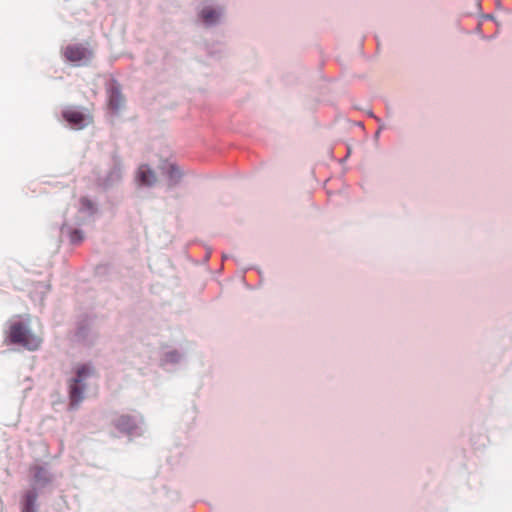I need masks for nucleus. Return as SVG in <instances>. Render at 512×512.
<instances>
[{
    "label": "nucleus",
    "mask_w": 512,
    "mask_h": 512,
    "mask_svg": "<svg viewBox=\"0 0 512 512\" xmlns=\"http://www.w3.org/2000/svg\"><path fill=\"white\" fill-rule=\"evenodd\" d=\"M5 341L34 351L40 347L42 338L30 329L27 321L13 319L5 332Z\"/></svg>",
    "instance_id": "nucleus-1"
},
{
    "label": "nucleus",
    "mask_w": 512,
    "mask_h": 512,
    "mask_svg": "<svg viewBox=\"0 0 512 512\" xmlns=\"http://www.w3.org/2000/svg\"><path fill=\"white\" fill-rule=\"evenodd\" d=\"M95 379L96 372L91 366L82 365L78 367L76 371V378L70 385L69 398L71 408H76L83 400L84 391L91 384V381Z\"/></svg>",
    "instance_id": "nucleus-2"
},
{
    "label": "nucleus",
    "mask_w": 512,
    "mask_h": 512,
    "mask_svg": "<svg viewBox=\"0 0 512 512\" xmlns=\"http://www.w3.org/2000/svg\"><path fill=\"white\" fill-rule=\"evenodd\" d=\"M94 52L88 43H74L66 47V60L73 66L89 65Z\"/></svg>",
    "instance_id": "nucleus-3"
},
{
    "label": "nucleus",
    "mask_w": 512,
    "mask_h": 512,
    "mask_svg": "<svg viewBox=\"0 0 512 512\" xmlns=\"http://www.w3.org/2000/svg\"><path fill=\"white\" fill-rule=\"evenodd\" d=\"M66 122L75 130H80L93 122V117L86 109L71 108L66 111Z\"/></svg>",
    "instance_id": "nucleus-4"
},
{
    "label": "nucleus",
    "mask_w": 512,
    "mask_h": 512,
    "mask_svg": "<svg viewBox=\"0 0 512 512\" xmlns=\"http://www.w3.org/2000/svg\"><path fill=\"white\" fill-rule=\"evenodd\" d=\"M136 179L140 185L144 186H152L157 182L155 172L150 168V166L146 164H142L139 166L136 174Z\"/></svg>",
    "instance_id": "nucleus-5"
},
{
    "label": "nucleus",
    "mask_w": 512,
    "mask_h": 512,
    "mask_svg": "<svg viewBox=\"0 0 512 512\" xmlns=\"http://www.w3.org/2000/svg\"><path fill=\"white\" fill-rule=\"evenodd\" d=\"M108 104L110 109L115 112H119L125 105V98L116 85H112L108 89Z\"/></svg>",
    "instance_id": "nucleus-6"
},
{
    "label": "nucleus",
    "mask_w": 512,
    "mask_h": 512,
    "mask_svg": "<svg viewBox=\"0 0 512 512\" xmlns=\"http://www.w3.org/2000/svg\"><path fill=\"white\" fill-rule=\"evenodd\" d=\"M221 17V11H218L217 9L206 6L202 8L200 11V18L206 25H214L218 22V20Z\"/></svg>",
    "instance_id": "nucleus-7"
},
{
    "label": "nucleus",
    "mask_w": 512,
    "mask_h": 512,
    "mask_svg": "<svg viewBox=\"0 0 512 512\" xmlns=\"http://www.w3.org/2000/svg\"><path fill=\"white\" fill-rule=\"evenodd\" d=\"M31 472L35 485H43L49 480L47 471L42 467L35 466L31 469Z\"/></svg>",
    "instance_id": "nucleus-8"
},
{
    "label": "nucleus",
    "mask_w": 512,
    "mask_h": 512,
    "mask_svg": "<svg viewBox=\"0 0 512 512\" xmlns=\"http://www.w3.org/2000/svg\"><path fill=\"white\" fill-rule=\"evenodd\" d=\"M169 178V186L172 187L176 185L181 178V171L174 164H168L166 171Z\"/></svg>",
    "instance_id": "nucleus-9"
},
{
    "label": "nucleus",
    "mask_w": 512,
    "mask_h": 512,
    "mask_svg": "<svg viewBox=\"0 0 512 512\" xmlns=\"http://www.w3.org/2000/svg\"><path fill=\"white\" fill-rule=\"evenodd\" d=\"M37 495L34 491L26 493L23 503L22 512H35V502Z\"/></svg>",
    "instance_id": "nucleus-10"
},
{
    "label": "nucleus",
    "mask_w": 512,
    "mask_h": 512,
    "mask_svg": "<svg viewBox=\"0 0 512 512\" xmlns=\"http://www.w3.org/2000/svg\"><path fill=\"white\" fill-rule=\"evenodd\" d=\"M81 208L89 213H94L96 211V207L93 201L88 198H82L80 200Z\"/></svg>",
    "instance_id": "nucleus-11"
},
{
    "label": "nucleus",
    "mask_w": 512,
    "mask_h": 512,
    "mask_svg": "<svg viewBox=\"0 0 512 512\" xmlns=\"http://www.w3.org/2000/svg\"><path fill=\"white\" fill-rule=\"evenodd\" d=\"M83 240V235L80 231H73L70 234V241L72 244L77 245Z\"/></svg>",
    "instance_id": "nucleus-12"
}]
</instances>
